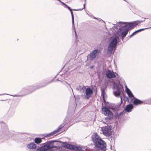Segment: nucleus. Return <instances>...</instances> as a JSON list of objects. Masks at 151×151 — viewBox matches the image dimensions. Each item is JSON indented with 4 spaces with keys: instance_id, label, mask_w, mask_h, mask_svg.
I'll list each match as a JSON object with an SVG mask.
<instances>
[{
    "instance_id": "6",
    "label": "nucleus",
    "mask_w": 151,
    "mask_h": 151,
    "mask_svg": "<svg viewBox=\"0 0 151 151\" xmlns=\"http://www.w3.org/2000/svg\"><path fill=\"white\" fill-rule=\"evenodd\" d=\"M102 113L108 117V119H111L113 118V114L111 111L107 107H104L102 109Z\"/></svg>"
},
{
    "instance_id": "16",
    "label": "nucleus",
    "mask_w": 151,
    "mask_h": 151,
    "mask_svg": "<svg viewBox=\"0 0 151 151\" xmlns=\"http://www.w3.org/2000/svg\"><path fill=\"white\" fill-rule=\"evenodd\" d=\"M36 145L34 143H30L27 145V147L29 149H34L36 148Z\"/></svg>"
},
{
    "instance_id": "14",
    "label": "nucleus",
    "mask_w": 151,
    "mask_h": 151,
    "mask_svg": "<svg viewBox=\"0 0 151 151\" xmlns=\"http://www.w3.org/2000/svg\"><path fill=\"white\" fill-rule=\"evenodd\" d=\"M133 106L132 104H129L127 105L125 109V110L128 112H129L132 111V109L133 108Z\"/></svg>"
},
{
    "instance_id": "28",
    "label": "nucleus",
    "mask_w": 151,
    "mask_h": 151,
    "mask_svg": "<svg viewBox=\"0 0 151 151\" xmlns=\"http://www.w3.org/2000/svg\"><path fill=\"white\" fill-rule=\"evenodd\" d=\"M70 12H71V14H73V12H72V9L71 10H70Z\"/></svg>"
},
{
    "instance_id": "10",
    "label": "nucleus",
    "mask_w": 151,
    "mask_h": 151,
    "mask_svg": "<svg viewBox=\"0 0 151 151\" xmlns=\"http://www.w3.org/2000/svg\"><path fill=\"white\" fill-rule=\"evenodd\" d=\"M98 52L99 50L98 49L94 50L88 55V59H90L91 60H93L96 57Z\"/></svg>"
},
{
    "instance_id": "11",
    "label": "nucleus",
    "mask_w": 151,
    "mask_h": 151,
    "mask_svg": "<svg viewBox=\"0 0 151 151\" xmlns=\"http://www.w3.org/2000/svg\"><path fill=\"white\" fill-rule=\"evenodd\" d=\"M64 126V125L63 124L60 125L57 129L53 132L47 134L46 136H45V137H50L60 131V130Z\"/></svg>"
},
{
    "instance_id": "29",
    "label": "nucleus",
    "mask_w": 151,
    "mask_h": 151,
    "mask_svg": "<svg viewBox=\"0 0 151 151\" xmlns=\"http://www.w3.org/2000/svg\"><path fill=\"white\" fill-rule=\"evenodd\" d=\"M94 66L93 65L91 66V68L93 69V68Z\"/></svg>"
},
{
    "instance_id": "37",
    "label": "nucleus",
    "mask_w": 151,
    "mask_h": 151,
    "mask_svg": "<svg viewBox=\"0 0 151 151\" xmlns=\"http://www.w3.org/2000/svg\"><path fill=\"white\" fill-rule=\"evenodd\" d=\"M94 18H95V19H97V18H95V17H94Z\"/></svg>"
},
{
    "instance_id": "34",
    "label": "nucleus",
    "mask_w": 151,
    "mask_h": 151,
    "mask_svg": "<svg viewBox=\"0 0 151 151\" xmlns=\"http://www.w3.org/2000/svg\"><path fill=\"white\" fill-rule=\"evenodd\" d=\"M68 85L69 86H70V88H71V89H72V90L73 91V89L72 88H71L70 85L69 84H68Z\"/></svg>"
},
{
    "instance_id": "9",
    "label": "nucleus",
    "mask_w": 151,
    "mask_h": 151,
    "mask_svg": "<svg viewBox=\"0 0 151 151\" xmlns=\"http://www.w3.org/2000/svg\"><path fill=\"white\" fill-rule=\"evenodd\" d=\"M65 147L67 149L73 150H75L82 151V148L81 147L69 144H67L65 146Z\"/></svg>"
},
{
    "instance_id": "7",
    "label": "nucleus",
    "mask_w": 151,
    "mask_h": 151,
    "mask_svg": "<svg viewBox=\"0 0 151 151\" xmlns=\"http://www.w3.org/2000/svg\"><path fill=\"white\" fill-rule=\"evenodd\" d=\"M101 130L103 134L106 136L110 135L112 132L111 128L109 126L101 127Z\"/></svg>"
},
{
    "instance_id": "25",
    "label": "nucleus",
    "mask_w": 151,
    "mask_h": 151,
    "mask_svg": "<svg viewBox=\"0 0 151 151\" xmlns=\"http://www.w3.org/2000/svg\"><path fill=\"white\" fill-rule=\"evenodd\" d=\"M61 82L62 83H63L64 84H65V85H66V84H68V83H67L66 82H65V83H64V82H63L62 81H61Z\"/></svg>"
},
{
    "instance_id": "38",
    "label": "nucleus",
    "mask_w": 151,
    "mask_h": 151,
    "mask_svg": "<svg viewBox=\"0 0 151 151\" xmlns=\"http://www.w3.org/2000/svg\"><path fill=\"white\" fill-rule=\"evenodd\" d=\"M65 76V75H63V76Z\"/></svg>"
},
{
    "instance_id": "31",
    "label": "nucleus",
    "mask_w": 151,
    "mask_h": 151,
    "mask_svg": "<svg viewBox=\"0 0 151 151\" xmlns=\"http://www.w3.org/2000/svg\"><path fill=\"white\" fill-rule=\"evenodd\" d=\"M4 94L8 95V94H7L5 93V94H0V96L3 95H4Z\"/></svg>"
},
{
    "instance_id": "36",
    "label": "nucleus",
    "mask_w": 151,
    "mask_h": 151,
    "mask_svg": "<svg viewBox=\"0 0 151 151\" xmlns=\"http://www.w3.org/2000/svg\"><path fill=\"white\" fill-rule=\"evenodd\" d=\"M10 95L11 96H17L16 95H14V96H13V95Z\"/></svg>"
},
{
    "instance_id": "23",
    "label": "nucleus",
    "mask_w": 151,
    "mask_h": 151,
    "mask_svg": "<svg viewBox=\"0 0 151 151\" xmlns=\"http://www.w3.org/2000/svg\"><path fill=\"white\" fill-rule=\"evenodd\" d=\"M49 83H47L46 84H45V83H43V85L42 86H41L39 87H37V89H38V88H42V87L44 86H46V85H47V84H48Z\"/></svg>"
},
{
    "instance_id": "20",
    "label": "nucleus",
    "mask_w": 151,
    "mask_h": 151,
    "mask_svg": "<svg viewBox=\"0 0 151 151\" xmlns=\"http://www.w3.org/2000/svg\"><path fill=\"white\" fill-rule=\"evenodd\" d=\"M35 142L37 144H39L42 142L41 139L40 138H36L35 139Z\"/></svg>"
},
{
    "instance_id": "21",
    "label": "nucleus",
    "mask_w": 151,
    "mask_h": 151,
    "mask_svg": "<svg viewBox=\"0 0 151 151\" xmlns=\"http://www.w3.org/2000/svg\"><path fill=\"white\" fill-rule=\"evenodd\" d=\"M147 28H144V29H138L135 32H134V33L136 34V33L139 32L141 31H143L145 29H147Z\"/></svg>"
},
{
    "instance_id": "24",
    "label": "nucleus",
    "mask_w": 151,
    "mask_h": 151,
    "mask_svg": "<svg viewBox=\"0 0 151 151\" xmlns=\"http://www.w3.org/2000/svg\"><path fill=\"white\" fill-rule=\"evenodd\" d=\"M135 35V34L134 33V32L133 33H132L130 36V37H132L133 35Z\"/></svg>"
},
{
    "instance_id": "17",
    "label": "nucleus",
    "mask_w": 151,
    "mask_h": 151,
    "mask_svg": "<svg viewBox=\"0 0 151 151\" xmlns=\"http://www.w3.org/2000/svg\"><path fill=\"white\" fill-rule=\"evenodd\" d=\"M125 91L129 98H130L132 97H134V96L133 95L132 92L127 88V86H125Z\"/></svg>"
},
{
    "instance_id": "18",
    "label": "nucleus",
    "mask_w": 151,
    "mask_h": 151,
    "mask_svg": "<svg viewBox=\"0 0 151 151\" xmlns=\"http://www.w3.org/2000/svg\"><path fill=\"white\" fill-rule=\"evenodd\" d=\"M143 103L142 101L140 100L137 98H134V100L133 102V104L134 105H138V104H141Z\"/></svg>"
},
{
    "instance_id": "4",
    "label": "nucleus",
    "mask_w": 151,
    "mask_h": 151,
    "mask_svg": "<svg viewBox=\"0 0 151 151\" xmlns=\"http://www.w3.org/2000/svg\"><path fill=\"white\" fill-rule=\"evenodd\" d=\"M55 147L54 146L53 142L49 141L47 142L45 145L37 149L36 151H45Z\"/></svg>"
},
{
    "instance_id": "32",
    "label": "nucleus",
    "mask_w": 151,
    "mask_h": 151,
    "mask_svg": "<svg viewBox=\"0 0 151 151\" xmlns=\"http://www.w3.org/2000/svg\"><path fill=\"white\" fill-rule=\"evenodd\" d=\"M73 10H74V11H78L79 10V9H73Z\"/></svg>"
},
{
    "instance_id": "27",
    "label": "nucleus",
    "mask_w": 151,
    "mask_h": 151,
    "mask_svg": "<svg viewBox=\"0 0 151 151\" xmlns=\"http://www.w3.org/2000/svg\"><path fill=\"white\" fill-rule=\"evenodd\" d=\"M70 12H71V14H73V12H72V9L71 10H70Z\"/></svg>"
},
{
    "instance_id": "35",
    "label": "nucleus",
    "mask_w": 151,
    "mask_h": 151,
    "mask_svg": "<svg viewBox=\"0 0 151 151\" xmlns=\"http://www.w3.org/2000/svg\"><path fill=\"white\" fill-rule=\"evenodd\" d=\"M85 4H84V7L82 9H84L85 8Z\"/></svg>"
},
{
    "instance_id": "30",
    "label": "nucleus",
    "mask_w": 151,
    "mask_h": 151,
    "mask_svg": "<svg viewBox=\"0 0 151 151\" xmlns=\"http://www.w3.org/2000/svg\"><path fill=\"white\" fill-rule=\"evenodd\" d=\"M78 88H77V89L78 90V89H81V86H79L78 87Z\"/></svg>"
},
{
    "instance_id": "13",
    "label": "nucleus",
    "mask_w": 151,
    "mask_h": 151,
    "mask_svg": "<svg viewBox=\"0 0 151 151\" xmlns=\"http://www.w3.org/2000/svg\"><path fill=\"white\" fill-rule=\"evenodd\" d=\"M106 76L109 78H111L116 77L114 73L110 70H108L106 72Z\"/></svg>"
},
{
    "instance_id": "2",
    "label": "nucleus",
    "mask_w": 151,
    "mask_h": 151,
    "mask_svg": "<svg viewBox=\"0 0 151 151\" xmlns=\"http://www.w3.org/2000/svg\"><path fill=\"white\" fill-rule=\"evenodd\" d=\"M142 22V21L138 20L128 23L125 24L123 27L124 30L122 32L121 34L122 37V40L124 39L128 33L129 30Z\"/></svg>"
},
{
    "instance_id": "26",
    "label": "nucleus",
    "mask_w": 151,
    "mask_h": 151,
    "mask_svg": "<svg viewBox=\"0 0 151 151\" xmlns=\"http://www.w3.org/2000/svg\"><path fill=\"white\" fill-rule=\"evenodd\" d=\"M120 98H121V103H122V97L121 96L120 97Z\"/></svg>"
},
{
    "instance_id": "1",
    "label": "nucleus",
    "mask_w": 151,
    "mask_h": 151,
    "mask_svg": "<svg viewBox=\"0 0 151 151\" xmlns=\"http://www.w3.org/2000/svg\"><path fill=\"white\" fill-rule=\"evenodd\" d=\"M92 138V141L96 147L104 151L106 150V145L105 142L102 140L97 133H93Z\"/></svg>"
},
{
    "instance_id": "3",
    "label": "nucleus",
    "mask_w": 151,
    "mask_h": 151,
    "mask_svg": "<svg viewBox=\"0 0 151 151\" xmlns=\"http://www.w3.org/2000/svg\"><path fill=\"white\" fill-rule=\"evenodd\" d=\"M118 37H115L111 41L108 48L107 52L108 54H111L114 52L118 42Z\"/></svg>"
},
{
    "instance_id": "12",
    "label": "nucleus",
    "mask_w": 151,
    "mask_h": 151,
    "mask_svg": "<svg viewBox=\"0 0 151 151\" xmlns=\"http://www.w3.org/2000/svg\"><path fill=\"white\" fill-rule=\"evenodd\" d=\"M128 23L126 22H119L118 23H117V25L116 26V28L117 29H119L120 31H121L123 29V27L124 24H126Z\"/></svg>"
},
{
    "instance_id": "5",
    "label": "nucleus",
    "mask_w": 151,
    "mask_h": 151,
    "mask_svg": "<svg viewBox=\"0 0 151 151\" xmlns=\"http://www.w3.org/2000/svg\"><path fill=\"white\" fill-rule=\"evenodd\" d=\"M113 89L114 95L117 97H119L122 93V87L119 83H114Z\"/></svg>"
},
{
    "instance_id": "15",
    "label": "nucleus",
    "mask_w": 151,
    "mask_h": 151,
    "mask_svg": "<svg viewBox=\"0 0 151 151\" xmlns=\"http://www.w3.org/2000/svg\"><path fill=\"white\" fill-rule=\"evenodd\" d=\"M106 88V87L105 86H102L101 87V96L103 97L104 102H105V100L104 99V95L105 94V91Z\"/></svg>"
},
{
    "instance_id": "33",
    "label": "nucleus",
    "mask_w": 151,
    "mask_h": 151,
    "mask_svg": "<svg viewBox=\"0 0 151 151\" xmlns=\"http://www.w3.org/2000/svg\"><path fill=\"white\" fill-rule=\"evenodd\" d=\"M98 20L99 21H103L101 19H98Z\"/></svg>"
},
{
    "instance_id": "8",
    "label": "nucleus",
    "mask_w": 151,
    "mask_h": 151,
    "mask_svg": "<svg viewBox=\"0 0 151 151\" xmlns=\"http://www.w3.org/2000/svg\"><path fill=\"white\" fill-rule=\"evenodd\" d=\"M82 89L83 90V91L85 89L86 90L85 97L86 99H88L93 93V90L90 88H86L85 86H83L82 87Z\"/></svg>"
},
{
    "instance_id": "22",
    "label": "nucleus",
    "mask_w": 151,
    "mask_h": 151,
    "mask_svg": "<svg viewBox=\"0 0 151 151\" xmlns=\"http://www.w3.org/2000/svg\"><path fill=\"white\" fill-rule=\"evenodd\" d=\"M62 5H64L65 7H67L69 10L70 11L72 9H71L70 7L66 5L64 3H62Z\"/></svg>"
},
{
    "instance_id": "19",
    "label": "nucleus",
    "mask_w": 151,
    "mask_h": 151,
    "mask_svg": "<svg viewBox=\"0 0 151 151\" xmlns=\"http://www.w3.org/2000/svg\"><path fill=\"white\" fill-rule=\"evenodd\" d=\"M71 16H72V25H73V28L74 29V30L75 32V34L76 36V31L75 28L74 26V16H73V14H72Z\"/></svg>"
}]
</instances>
